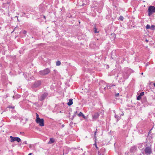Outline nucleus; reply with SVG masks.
Wrapping results in <instances>:
<instances>
[{"instance_id": "nucleus-9", "label": "nucleus", "mask_w": 155, "mask_h": 155, "mask_svg": "<svg viewBox=\"0 0 155 155\" xmlns=\"http://www.w3.org/2000/svg\"><path fill=\"white\" fill-rule=\"evenodd\" d=\"M137 150V147L134 146L131 147V148L130 149V151L132 152H134L135 151H136Z\"/></svg>"}, {"instance_id": "nucleus-40", "label": "nucleus", "mask_w": 155, "mask_h": 155, "mask_svg": "<svg viewBox=\"0 0 155 155\" xmlns=\"http://www.w3.org/2000/svg\"><path fill=\"white\" fill-rule=\"evenodd\" d=\"M104 150L103 149H102L101 150Z\"/></svg>"}, {"instance_id": "nucleus-12", "label": "nucleus", "mask_w": 155, "mask_h": 155, "mask_svg": "<svg viewBox=\"0 0 155 155\" xmlns=\"http://www.w3.org/2000/svg\"><path fill=\"white\" fill-rule=\"evenodd\" d=\"M115 86V85L112 84H107V89H110L112 87Z\"/></svg>"}, {"instance_id": "nucleus-35", "label": "nucleus", "mask_w": 155, "mask_h": 155, "mask_svg": "<svg viewBox=\"0 0 155 155\" xmlns=\"http://www.w3.org/2000/svg\"><path fill=\"white\" fill-rule=\"evenodd\" d=\"M121 115H122V116H123L124 115V114L123 113V114H121Z\"/></svg>"}, {"instance_id": "nucleus-4", "label": "nucleus", "mask_w": 155, "mask_h": 155, "mask_svg": "<svg viewBox=\"0 0 155 155\" xmlns=\"http://www.w3.org/2000/svg\"><path fill=\"white\" fill-rule=\"evenodd\" d=\"M10 137L11 138L10 142H13L15 141H16L18 142H19L21 140L18 137H13L12 136H10Z\"/></svg>"}, {"instance_id": "nucleus-32", "label": "nucleus", "mask_w": 155, "mask_h": 155, "mask_svg": "<svg viewBox=\"0 0 155 155\" xmlns=\"http://www.w3.org/2000/svg\"><path fill=\"white\" fill-rule=\"evenodd\" d=\"M32 153H29L28 155H31Z\"/></svg>"}, {"instance_id": "nucleus-34", "label": "nucleus", "mask_w": 155, "mask_h": 155, "mask_svg": "<svg viewBox=\"0 0 155 155\" xmlns=\"http://www.w3.org/2000/svg\"><path fill=\"white\" fill-rule=\"evenodd\" d=\"M43 17L45 19H46L45 17V16H43Z\"/></svg>"}, {"instance_id": "nucleus-8", "label": "nucleus", "mask_w": 155, "mask_h": 155, "mask_svg": "<svg viewBox=\"0 0 155 155\" xmlns=\"http://www.w3.org/2000/svg\"><path fill=\"white\" fill-rule=\"evenodd\" d=\"M99 114L97 113H96L93 116L92 118L94 120H96L99 117Z\"/></svg>"}, {"instance_id": "nucleus-3", "label": "nucleus", "mask_w": 155, "mask_h": 155, "mask_svg": "<svg viewBox=\"0 0 155 155\" xmlns=\"http://www.w3.org/2000/svg\"><path fill=\"white\" fill-rule=\"evenodd\" d=\"M148 15H151L155 11V7L154 6H150L148 8Z\"/></svg>"}, {"instance_id": "nucleus-19", "label": "nucleus", "mask_w": 155, "mask_h": 155, "mask_svg": "<svg viewBox=\"0 0 155 155\" xmlns=\"http://www.w3.org/2000/svg\"><path fill=\"white\" fill-rule=\"evenodd\" d=\"M119 19L121 21H123V19H124V17L123 16H120L119 17Z\"/></svg>"}, {"instance_id": "nucleus-13", "label": "nucleus", "mask_w": 155, "mask_h": 155, "mask_svg": "<svg viewBox=\"0 0 155 155\" xmlns=\"http://www.w3.org/2000/svg\"><path fill=\"white\" fill-rule=\"evenodd\" d=\"M73 100L70 99L69 100V101L68 103L67 104L68 106H70L73 104Z\"/></svg>"}, {"instance_id": "nucleus-41", "label": "nucleus", "mask_w": 155, "mask_h": 155, "mask_svg": "<svg viewBox=\"0 0 155 155\" xmlns=\"http://www.w3.org/2000/svg\"><path fill=\"white\" fill-rule=\"evenodd\" d=\"M102 155H103V154H102Z\"/></svg>"}, {"instance_id": "nucleus-29", "label": "nucleus", "mask_w": 155, "mask_h": 155, "mask_svg": "<svg viewBox=\"0 0 155 155\" xmlns=\"http://www.w3.org/2000/svg\"><path fill=\"white\" fill-rule=\"evenodd\" d=\"M119 93H117V94H116V97H117V96H118V95H119Z\"/></svg>"}, {"instance_id": "nucleus-5", "label": "nucleus", "mask_w": 155, "mask_h": 155, "mask_svg": "<svg viewBox=\"0 0 155 155\" xmlns=\"http://www.w3.org/2000/svg\"><path fill=\"white\" fill-rule=\"evenodd\" d=\"M41 82L40 81H35L33 84L32 87L33 88H36L39 87L41 84Z\"/></svg>"}, {"instance_id": "nucleus-36", "label": "nucleus", "mask_w": 155, "mask_h": 155, "mask_svg": "<svg viewBox=\"0 0 155 155\" xmlns=\"http://www.w3.org/2000/svg\"><path fill=\"white\" fill-rule=\"evenodd\" d=\"M13 99H14V98H15V97H14V96H13Z\"/></svg>"}, {"instance_id": "nucleus-31", "label": "nucleus", "mask_w": 155, "mask_h": 155, "mask_svg": "<svg viewBox=\"0 0 155 155\" xmlns=\"http://www.w3.org/2000/svg\"><path fill=\"white\" fill-rule=\"evenodd\" d=\"M107 85H106V86L105 87H104V89L105 90H106V89H107Z\"/></svg>"}, {"instance_id": "nucleus-17", "label": "nucleus", "mask_w": 155, "mask_h": 155, "mask_svg": "<svg viewBox=\"0 0 155 155\" xmlns=\"http://www.w3.org/2000/svg\"><path fill=\"white\" fill-rule=\"evenodd\" d=\"M146 28L147 29H149L150 28V26L149 25H147L146 26Z\"/></svg>"}, {"instance_id": "nucleus-15", "label": "nucleus", "mask_w": 155, "mask_h": 155, "mask_svg": "<svg viewBox=\"0 0 155 155\" xmlns=\"http://www.w3.org/2000/svg\"><path fill=\"white\" fill-rule=\"evenodd\" d=\"M36 120H38L40 119L37 113H36Z\"/></svg>"}, {"instance_id": "nucleus-10", "label": "nucleus", "mask_w": 155, "mask_h": 155, "mask_svg": "<svg viewBox=\"0 0 155 155\" xmlns=\"http://www.w3.org/2000/svg\"><path fill=\"white\" fill-rule=\"evenodd\" d=\"M78 115L79 117L82 116L83 117L84 119H86L85 116L84 115V114L81 112H80L79 114H78Z\"/></svg>"}, {"instance_id": "nucleus-1", "label": "nucleus", "mask_w": 155, "mask_h": 155, "mask_svg": "<svg viewBox=\"0 0 155 155\" xmlns=\"http://www.w3.org/2000/svg\"><path fill=\"white\" fill-rule=\"evenodd\" d=\"M152 149L151 146L146 147L142 153L146 155H149L152 153Z\"/></svg>"}, {"instance_id": "nucleus-25", "label": "nucleus", "mask_w": 155, "mask_h": 155, "mask_svg": "<svg viewBox=\"0 0 155 155\" xmlns=\"http://www.w3.org/2000/svg\"><path fill=\"white\" fill-rule=\"evenodd\" d=\"M115 117L116 118H118V116L116 114H115Z\"/></svg>"}, {"instance_id": "nucleus-22", "label": "nucleus", "mask_w": 155, "mask_h": 155, "mask_svg": "<svg viewBox=\"0 0 155 155\" xmlns=\"http://www.w3.org/2000/svg\"><path fill=\"white\" fill-rule=\"evenodd\" d=\"M140 146H139L138 147L139 148H141L142 147H143V146L142 145V144H140L139 145Z\"/></svg>"}, {"instance_id": "nucleus-18", "label": "nucleus", "mask_w": 155, "mask_h": 155, "mask_svg": "<svg viewBox=\"0 0 155 155\" xmlns=\"http://www.w3.org/2000/svg\"><path fill=\"white\" fill-rule=\"evenodd\" d=\"M141 96L139 95L137 98V100H140L141 99Z\"/></svg>"}, {"instance_id": "nucleus-20", "label": "nucleus", "mask_w": 155, "mask_h": 155, "mask_svg": "<svg viewBox=\"0 0 155 155\" xmlns=\"http://www.w3.org/2000/svg\"><path fill=\"white\" fill-rule=\"evenodd\" d=\"M144 92H142L140 93L139 95L141 97L142 96H143L144 95Z\"/></svg>"}, {"instance_id": "nucleus-11", "label": "nucleus", "mask_w": 155, "mask_h": 155, "mask_svg": "<svg viewBox=\"0 0 155 155\" xmlns=\"http://www.w3.org/2000/svg\"><path fill=\"white\" fill-rule=\"evenodd\" d=\"M54 142V140L53 138H50V140L48 142V144H51L53 143Z\"/></svg>"}, {"instance_id": "nucleus-23", "label": "nucleus", "mask_w": 155, "mask_h": 155, "mask_svg": "<svg viewBox=\"0 0 155 155\" xmlns=\"http://www.w3.org/2000/svg\"><path fill=\"white\" fill-rule=\"evenodd\" d=\"M98 154V155H101V153L100 152V151H98V153H97Z\"/></svg>"}, {"instance_id": "nucleus-39", "label": "nucleus", "mask_w": 155, "mask_h": 155, "mask_svg": "<svg viewBox=\"0 0 155 155\" xmlns=\"http://www.w3.org/2000/svg\"><path fill=\"white\" fill-rule=\"evenodd\" d=\"M96 132H95V134H94L95 135L96 134Z\"/></svg>"}, {"instance_id": "nucleus-21", "label": "nucleus", "mask_w": 155, "mask_h": 155, "mask_svg": "<svg viewBox=\"0 0 155 155\" xmlns=\"http://www.w3.org/2000/svg\"><path fill=\"white\" fill-rule=\"evenodd\" d=\"M26 33H27V32L25 30H24L23 31V33L24 34V35H26Z\"/></svg>"}, {"instance_id": "nucleus-33", "label": "nucleus", "mask_w": 155, "mask_h": 155, "mask_svg": "<svg viewBox=\"0 0 155 155\" xmlns=\"http://www.w3.org/2000/svg\"><path fill=\"white\" fill-rule=\"evenodd\" d=\"M153 84L154 87H155V83H154Z\"/></svg>"}, {"instance_id": "nucleus-6", "label": "nucleus", "mask_w": 155, "mask_h": 155, "mask_svg": "<svg viewBox=\"0 0 155 155\" xmlns=\"http://www.w3.org/2000/svg\"><path fill=\"white\" fill-rule=\"evenodd\" d=\"M36 123L39 124L40 126H44V120L43 119H40L38 120H36Z\"/></svg>"}, {"instance_id": "nucleus-26", "label": "nucleus", "mask_w": 155, "mask_h": 155, "mask_svg": "<svg viewBox=\"0 0 155 155\" xmlns=\"http://www.w3.org/2000/svg\"><path fill=\"white\" fill-rule=\"evenodd\" d=\"M95 147H96V148L97 149H98V147L97 146V144H96V143H95Z\"/></svg>"}, {"instance_id": "nucleus-2", "label": "nucleus", "mask_w": 155, "mask_h": 155, "mask_svg": "<svg viewBox=\"0 0 155 155\" xmlns=\"http://www.w3.org/2000/svg\"><path fill=\"white\" fill-rule=\"evenodd\" d=\"M50 70L48 68H46L40 71V74L42 75H45L48 74L50 72Z\"/></svg>"}, {"instance_id": "nucleus-37", "label": "nucleus", "mask_w": 155, "mask_h": 155, "mask_svg": "<svg viewBox=\"0 0 155 155\" xmlns=\"http://www.w3.org/2000/svg\"><path fill=\"white\" fill-rule=\"evenodd\" d=\"M146 41H147V42L148 41V40H146Z\"/></svg>"}, {"instance_id": "nucleus-16", "label": "nucleus", "mask_w": 155, "mask_h": 155, "mask_svg": "<svg viewBox=\"0 0 155 155\" xmlns=\"http://www.w3.org/2000/svg\"><path fill=\"white\" fill-rule=\"evenodd\" d=\"M155 25H151V26H150V28H151L152 30H155Z\"/></svg>"}, {"instance_id": "nucleus-14", "label": "nucleus", "mask_w": 155, "mask_h": 155, "mask_svg": "<svg viewBox=\"0 0 155 155\" xmlns=\"http://www.w3.org/2000/svg\"><path fill=\"white\" fill-rule=\"evenodd\" d=\"M56 65L57 66H59L61 64V62L60 61H57L56 62Z\"/></svg>"}, {"instance_id": "nucleus-7", "label": "nucleus", "mask_w": 155, "mask_h": 155, "mask_svg": "<svg viewBox=\"0 0 155 155\" xmlns=\"http://www.w3.org/2000/svg\"><path fill=\"white\" fill-rule=\"evenodd\" d=\"M48 94L46 93H45L43 94L41 96L39 100L40 101H42L44 100L45 97L47 96Z\"/></svg>"}, {"instance_id": "nucleus-27", "label": "nucleus", "mask_w": 155, "mask_h": 155, "mask_svg": "<svg viewBox=\"0 0 155 155\" xmlns=\"http://www.w3.org/2000/svg\"><path fill=\"white\" fill-rule=\"evenodd\" d=\"M8 107L9 108H13V109L14 108V107H12L11 106H9Z\"/></svg>"}, {"instance_id": "nucleus-30", "label": "nucleus", "mask_w": 155, "mask_h": 155, "mask_svg": "<svg viewBox=\"0 0 155 155\" xmlns=\"http://www.w3.org/2000/svg\"><path fill=\"white\" fill-rule=\"evenodd\" d=\"M23 143V144H27V142H26V141H24V142Z\"/></svg>"}, {"instance_id": "nucleus-38", "label": "nucleus", "mask_w": 155, "mask_h": 155, "mask_svg": "<svg viewBox=\"0 0 155 155\" xmlns=\"http://www.w3.org/2000/svg\"><path fill=\"white\" fill-rule=\"evenodd\" d=\"M143 73H141V74H142V75H143Z\"/></svg>"}, {"instance_id": "nucleus-24", "label": "nucleus", "mask_w": 155, "mask_h": 155, "mask_svg": "<svg viewBox=\"0 0 155 155\" xmlns=\"http://www.w3.org/2000/svg\"><path fill=\"white\" fill-rule=\"evenodd\" d=\"M33 146V145H31V144H30L29 145V147L30 148H31Z\"/></svg>"}, {"instance_id": "nucleus-28", "label": "nucleus", "mask_w": 155, "mask_h": 155, "mask_svg": "<svg viewBox=\"0 0 155 155\" xmlns=\"http://www.w3.org/2000/svg\"><path fill=\"white\" fill-rule=\"evenodd\" d=\"M97 32H98L97 31V29L96 28H95V31H94V32L95 33H97Z\"/></svg>"}]
</instances>
